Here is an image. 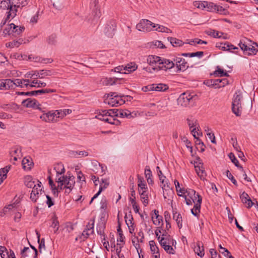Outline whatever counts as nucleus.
Instances as JSON below:
<instances>
[{
	"label": "nucleus",
	"mask_w": 258,
	"mask_h": 258,
	"mask_svg": "<svg viewBox=\"0 0 258 258\" xmlns=\"http://www.w3.org/2000/svg\"><path fill=\"white\" fill-rule=\"evenodd\" d=\"M147 62L150 66L152 67L154 70L167 71L174 67V62L173 60L156 55H149L147 58Z\"/></svg>",
	"instance_id": "1"
},
{
	"label": "nucleus",
	"mask_w": 258,
	"mask_h": 258,
	"mask_svg": "<svg viewBox=\"0 0 258 258\" xmlns=\"http://www.w3.org/2000/svg\"><path fill=\"white\" fill-rule=\"evenodd\" d=\"M107 110H99L97 113L96 118L111 124L118 125L120 124V121L116 119L114 117H112L109 114H107Z\"/></svg>",
	"instance_id": "2"
},
{
	"label": "nucleus",
	"mask_w": 258,
	"mask_h": 258,
	"mask_svg": "<svg viewBox=\"0 0 258 258\" xmlns=\"http://www.w3.org/2000/svg\"><path fill=\"white\" fill-rule=\"evenodd\" d=\"M242 96L239 92H236L233 96L232 103V110L234 114L237 116H239L241 114V99Z\"/></svg>",
	"instance_id": "3"
},
{
	"label": "nucleus",
	"mask_w": 258,
	"mask_h": 258,
	"mask_svg": "<svg viewBox=\"0 0 258 258\" xmlns=\"http://www.w3.org/2000/svg\"><path fill=\"white\" fill-rule=\"evenodd\" d=\"M196 98V96L194 93L189 92H184L182 93L177 99V104L178 105L186 107L192 102L193 100Z\"/></svg>",
	"instance_id": "4"
},
{
	"label": "nucleus",
	"mask_w": 258,
	"mask_h": 258,
	"mask_svg": "<svg viewBox=\"0 0 258 258\" xmlns=\"http://www.w3.org/2000/svg\"><path fill=\"white\" fill-rule=\"evenodd\" d=\"M182 56L181 53L178 54L173 58L174 66H176L177 69V73L184 72L188 68L187 62L181 57Z\"/></svg>",
	"instance_id": "5"
},
{
	"label": "nucleus",
	"mask_w": 258,
	"mask_h": 258,
	"mask_svg": "<svg viewBox=\"0 0 258 258\" xmlns=\"http://www.w3.org/2000/svg\"><path fill=\"white\" fill-rule=\"evenodd\" d=\"M11 2V0H0V8L3 10H9L7 19H13L17 15V10L13 9Z\"/></svg>",
	"instance_id": "6"
},
{
	"label": "nucleus",
	"mask_w": 258,
	"mask_h": 258,
	"mask_svg": "<svg viewBox=\"0 0 258 258\" xmlns=\"http://www.w3.org/2000/svg\"><path fill=\"white\" fill-rule=\"evenodd\" d=\"M155 27V24L147 19L142 20L136 26V28L139 31L143 32L151 31L153 28Z\"/></svg>",
	"instance_id": "7"
},
{
	"label": "nucleus",
	"mask_w": 258,
	"mask_h": 258,
	"mask_svg": "<svg viewBox=\"0 0 258 258\" xmlns=\"http://www.w3.org/2000/svg\"><path fill=\"white\" fill-rule=\"evenodd\" d=\"M40 118L42 120L48 122H55L58 121V118L57 112H52L49 111L47 113H43L40 116Z\"/></svg>",
	"instance_id": "8"
},
{
	"label": "nucleus",
	"mask_w": 258,
	"mask_h": 258,
	"mask_svg": "<svg viewBox=\"0 0 258 258\" xmlns=\"http://www.w3.org/2000/svg\"><path fill=\"white\" fill-rule=\"evenodd\" d=\"M116 24L115 21L111 20L106 25L104 29V32L106 36L109 37H112L114 34V31L116 29Z\"/></svg>",
	"instance_id": "9"
},
{
	"label": "nucleus",
	"mask_w": 258,
	"mask_h": 258,
	"mask_svg": "<svg viewBox=\"0 0 258 258\" xmlns=\"http://www.w3.org/2000/svg\"><path fill=\"white\" fill-rule=\"evenodd\" d=\"M166 176L164 175H162L161 176L159 177V180L162 183L161 185L163 192V197L165 199H167V197L165 195V191H167V195L169 196L168 195H172L173 193V190L171 188H170L169 185L168 184V181L166 180V184H164V182H165V180L166 179Z\"/></svg>",
	"instance_id": "10"
},
{
	"label": "nucleus",
	"mask_w": 258,
	"mask_h": 258,
	"mask_svg": "<svg viewBox=\"0 0 258 258\" xmlns=\"http://www.w3.org/2000/svg\"><path fill=\"white\" fill-rule=\"evenodd\" d=\"M90 7L92 9V14L94 18L98 19L101 16L98 0H92L90 3Z\"/></svg>",
	"instance_id": "11"
},
{
	"label": "nucleus",
	"mask_w": 258,
	"mask_h": 258,
	"mask_svg": "<svg viewBox=\"0 0 258 258\" xmlns=\"http://www.w3.org/2000/svg\"><path fill=\"white\" fill-rule=\"evenodd\" d=\"M38 183L35 185V187L32 188V190L31 191L30 194V199L34 202H36L37 199L38 198V195L40 192L41 194L42 190L41 187V183L39 180H38Z\"/></svg>",
	"instance_id": "12"
},
{
	"label": "nucleus",
	"mask_w": 258,
	"mask_h": 258,
	"mask_svg": "<svg viewBox=\"0 0 258 258\" xmlns=\"http://www.w3.org/2000/svg\"><path fill=\"white\" fill-rule=\"evenodd\" d=\"M22 104L26 107H32L41 111V108L40 107V104H39L38 101L35 99L28 98L24 100Z\"/></svg>",
	"instance_id": "13"
},
{
	"label": "nucleus",
	"mask_w": 258,
	"mask_h": 258,
	"mask_svg": "<svg viewBox=\"0 0 258 258\" xmlns=\"http://www.w3.org/2000/svg\"><path fill=\"white\" fill-rule=\"evenodd\" d=\"M61 177V180L64 181L63 188L65 187L73 188L75 184V177L74 176H64L63 175Z\"/></svg>",
	"instance_id": "14"
},
{
	"label": "nucleus",
	"mask_w": 258,
	"mask_h": 258,
	"mask_svg": "<svg viewBox=\"0 0 258 258\" xmlns=\"http://www.w3.org/2000/svg\"><path fill=\"white\" fill-rule=\"evenodd\" d=\"M15 87H20L23 88L24 87L30 88L33 87L32 84H30L31 80L25 79H15Z\"/></svg>",
	"instance_id": "15"
},
{
	"label": "nucleus",
	"mask_w": 258,
	"mask_h": 258,
	"mask_svg": "<svg viewBox=\"0 0 258 258\" xmlns=\"http://www.w3.org/2000/svg\"><path fill=\"white\" fill-rule=\"evenodd\" d=\"M202 201V197H199L197 203L195 204L194 208L191 209V212L193 215L198 217L200 213L201 204Z\"/></svg>",
	"instance_id": "16"
},
{
	"label": "nucleus",
	"mask_w": 258,
	"mask_h": 258,
	"mask_svg": "<svg viewBox=\"0 0 258 258\" xmlns=\"http://www.w3.org/2000/svg\"><path fill=\"white\" fill-rule=\"evenodd\" d=\"M240 198L243 203L246 204V207L247 208H250L252 206L253 203L249 198L248 195L245 192L243 191L240 195Z\"/></svg>",
	"instance_id": "17"
},
{
	"label": "nucleus",
	"mask_w": 258,
	"mask_h": 258,
	"mask_svg": "<svg viewBox=\"0 0 258 258\" xmlns=\"http://www.w3.org/2000/svg\"><path fill=\"white\" fill-rule=\"evenodd\" d=\"M23 168L25 170H30L33 166V163L32 159L29 157H26L23 158L22 161Z\"/></svg>",
	"instance_id": "18"
},
{
	"label": "nucleus",
	"mask_w": 258,
	"mask_h": 258,
	"mask_svg": "<svg viewBox=\"0 0 258 258\" xmlns=\"http://www.w3.org/2000/svg\"><path fill=\"white\" fill-rule=\"evenodd\" d=\"M105 228V223L102 220H100L98 222L96 226V230L98 234L101 236H103V240H105L104 229Z\"/></svg>",
	"instance_id": "19"
},
{
	"label": "nucleus",
	"mask_w": 258,
	"mask_h": 258,
	"mask_svg": "<svg viewBox=\"0 0 258 258\" xmlns=\"http://www.w3.org/2000/svg\"><path fill=\"white\" fill-rule=\"evenodd\" d=\"M168 89V86L165 84H152L150 85V90L156 91H165Z\"/></svg>",
	"instance_id": "20"
},
{
	"label": "nucleus",
	"mask_w": 258,
	"mask_h": 258,
	"mask_svg": "<svg viewBox=\"0 0 258 258\" xmlns=\"http://www.w3.org/2000/svg\"><path fill=\"white\" fill-rule=\"evenodd\" d=\"M11 5L13 9H16L18 8H22L28 5L27 0H11Z\"/></svg>",
	"instance_id": "21"
},
{
	"label": "nucleus",
	"mask_w": 258,
	"mask_h": 258,
	"mask_svg": "<svg viewBox=\"0 0 258 258\" xmlns=\"http://www.w3.org/2000/svg\"><path fill=\"white\" fill-rule=\"evenodd\" d=\"M194 251L201 257L204 256L205 254L204 247L202 242H198L196 243V246L194 248Z\"/></svg>",
	"instance_id": "22"
},
{
	"label": "nucleus",
	"mask_w": 258,
	"mask_h": 258,
	"mask_svg": "<svg viewBox=\"0 0 258 258\" xmlns=\"http://www.w3.org/2000/svg\"><path fill=\"white\" fill-rule=\"evenodd\" d=\"M195 168L197 174L200 177L201 179H202V178L204 179L205 176L206 175V173L203 167V163L199 162L198 165H195Z\"/></svg>",
	"instance_id": "23"
},
{
	"label": "nucleus",
	"mask_w": 258,
	"mask_h": 258,
	"mask_svg": "<svg viewBox=\"0 0 258 258\" xmlns=\"http://www.w3.org/2000/svg\"><path fill=\"white\" fill-rule=\"evenodd\" d=\"M11 167V165L6 166L3 168L0 169V184L7 178V174Z\"/></svg>",
	"instance_id": "24"
},
{
	"label": "nucleus",
	"mask_w": 258,
	"mask_h": 258,
	"mask_svg": "<svg viewBox=\"0 0 258 258\" xmlns=\"http://www.w3.org/2000/svg\"><path fill=\"white\" fill-rule=\"evenodd\" d=\"M140 197V199L142 202L144 206H147L149 204V196L148 191H142L141 192H139Z\"/></svg>",
	"instance_id": "25"
},
{
	"label": "nucleus",
	"mask_w": 258,
	"mask_h": 258,
	"mask_svg": "<svg viewBox=\"0 0 258 258\" xmlns=\"http://www.w3.org/2000/svg\"><path fill=\"white\" fill-rule=\"evenodd\" d=\"M215 80V88H220L224 87L228 84L227 79H217Z\"/></svg>",
	"instance_id": "26"
},
{
	"label": "nucleus",
	"mask_w": 258,
	"mask_h": 258,
	"mask_svg": "<svg viewBox=\"0 0 258 258\" xmlns=\"http://www.w3.org/2000/svg\"><path fill=\"white\" fill-rule=\"evenodd\" d=\"M168 40L173 47L181 46L184 44L182 40L174 37H169Z\"/></svg>",
	"instance_id": "27"
},
{
	"label": "nucleus",
	"mask_w": 258,
	"mask_h": 258,
	"mask_svg": "<svg viewBox=\"0 0 258 258\" xmlns=\"http://www.w3.org/2000/svg\"><path fill=\"white\" fill-rule=\"evenodd\" d=\"M16 207V204L15 203H13L12 204L8 205L6 206L0 212V216L3 217L5 215L8 213L11 210L13 209Z\"/></svg>",
	"instance_id": "28"
},
{
	"label": "nucleus",
	"mask_w": 258,
	"mask_h": 258,
	"mask_svg": "<svg viewBox=\"0 0 258 258\" xmlns=\"http://www.w3.org/2000/svg\"><path fill=\"white\" fill-rule=\"evenodd\" d=\"M173 218L177 223V226L179 229L181 228L182 225V217L180 214L176 212H173Z\"/></svg>",
	"instance_id": "29"
},
{
	"label": "nucleus",
	"mask_w": 258,
	"mask_h": 258,
	"mask_svg": "<svg viewBox=\"0 0 258 258\" xmlns=\"http://www.w3.org/2000/svg\"><path fill=\"white\" fill-rule=\"evenodd\" d=\"M160 244L167 253L172 254L175 253V250L173 247L171 245H170V244L166 243V242H162V243Z\"/></svg>",
	"instance_id": "30"
},
{
	"label": "nucleus",
	"mask_w": 258,
	"mask_h": 258,
	"mask_svg": "<svg viewBox=\"0 0 258 258\" xmlns=\"http://www.w3.org/2000/svg\"><path fill=\"white\" fill-rule=\"evenodd\" d=\"M25 185L28 188H33L35 187L36 185L35 182L33 181V178L31 176H27L25 178L24 180Z\"/></svg>",
	"instance_id": "31"
},
{
	"label": "nucleus",
	"mask_w": 258,
	"mask_h": 258,
	"mask_svg": "<svg viewBox=\"0 0 258 258\" xmlns=\"http://www.w3.org/2000/svg\"><path fill=\"white\" fill-rule=\"evenodd\" d=\"M206 33L209 35L213 36L214 38H221L222 35L224 34L222 32H219L215 30L210 29L206 31Z\"/></svg>",
	"instance_id": "32"
},
{
	"label": "nucleus",
	"mask_w": 258,
	"mask_h": 258,
	"mask_svg": "<svg viewBox=\"0 0 258 258\" xmlns=\"http://www.w3.org/2000/svg\"><path fill=\"white\" fill-rule=\"evenodd\" d=\"M6 85V90L13 89L15 87V79L11 80L10 79H4Z\"/></svg>",
	"instance_id": "33"
},
{
	"label": "nucleus",
	"mask_w": 258,
	"mask_h": 258,
	"mask_svg": "<svg viewBox=\"0 0 258 258\" xmlns=\"http://www.w3.org/2000/svg\"><path fill=\"white\" fill-rule=\"evenodd\" d=\"M23 41V40L22 39H19L18 40H14L12 42L7 43L6 45L7 47H18L21 44H22Z\"/></svg>",
	"instance_id": "34"
},
{
	"label": "nucleus",
	"mask_w": 258,
	"mask_h": 258,
	"mask_svg": "<svg viewBox=\"0 0 258 258\" xmlns=\"http://www.w3.org/2000/svg\"><path fill=\"white\" fill-rule=\"evenodd\" d=\"M51 220L52 224L51 225V227L55 229L54 232L56 233L57 232L59 229V222L55 215L52 216Z\"/></svg>",
	"instance_id": "35"
},
{
	"label": "nucleus",
	"mask_w": 258,
	"mask_h": 258,
	"mask_svg": "<svg viewBox=\"0 0 258 258\" xmlns=\"http://www.w3.org/2000/svg\"><path fill=\"white\" fill-rule=\"evenodd\" d=\"M228 156L229 158L231 159L232 162L238 168H239L242 171H243V167L239 165L238 160L236 159L234 154L232 153H230Z\"/></svg>",
	"instance_id": "36"
},
{
	"label": "nucleus",
	"mask_w": 258,
	"mask_h": 258,
	"mask_svg": "<svg viewBox=\"0 0 258 258\" xmlns=\"http://www.w3.org/2000/svg\"><path fill=\"white\" fill-rule=\"evenodd\" d=\"M153 212H154V213L155 215V217H156V220L154 221L153 220L154 216H152V219L153 220V223L155 225H159L160 224L161 221H162L163 217L162 216L159 215V214H158L159 212L158 210H154V211H153Z\"/></svg>",
	"instance_id": "37"
},
{
	"label": "nucleus",
	"mask_w": 258,
	"mask_h": 258,
	"mask_svg": "<svg viewBox=\"0 0 258 258\" xmlns=\"http://www.w3.org/2000/svg\"><path fill=\"white\" fill-rule=\"evenodd\" d=\"M181 55L185 57H201L204 55V52L203 51H197L196 52H192V53H181Z\"/></svg>",
	"instance_id": "38"
},
{
	"label": "nucleus",
	"mask_w": 258,
	"mask_h": 258,
	"mask_svg": "<svg viewBox=\"0 0 258 258\" xmlns=\"http://www.w3.org/2000/svg\"><path fill=\"white\" fill-rule=\"evenodd\" d=\"M30 84H32L33 87L39 88L45 87L46 86V83L41 81L37 80H31Z\"/></svg>",
	"instance_id": "39"
},
{
	"label": "nucleus",
	"mask_w": 258,
	"mask_h": 258,
	"mask_svg": "<svg viewBox=\"0 0 258 258\" xmlns=\"http://www.w3.org/2000/svg\"><path fill=\"white\" fill-rule=\"evenodd\" d=\"M38 90L32 91L30 92H16V94L18 95H26V96H37L39 95Z\"/></svg>",
	"instance_id": "40"
},
{
	"label": "nucleus",
	"mask_w": 258,
	"mask_h": 258,
	"mask_svg": "<svg viewBox=\"0 0 258 258\" xmlns=\"http://www.w3.org/2000/svg\"><path fill=\"white\" fill-rule=\"evenodd\" d=\"M214 75L217 77H228L229 75L226 72H224L223 70L220 69L219 67H217V70L214 72Z\"/></svg>",
	"instance_id": "41"
},
{
	"label": "nucleus",
	"mask_w": 258,
	"mask_h": 258,
	"mask_svg": "<svg viewBox=\"0 0 258 258\" xmlns=\"http://www.w3.org/2000/svg\"><path fill=\"white\" fill-rule=\"evenodd\" d=\"M219 247L221 249L220 252L222 254H224V256L228 258H234V257L231 254V253L227 248L222 247L221 245H219Z\"/></svg>",
	"instance_id": "42"
},
{
	"label": "nucleus",
	"mask_w": 258,
	"mask_h": 258,
	"mask_svg": "<svg viewBox=\"0 0 258 258\" xmlns=\"http://www.w3.org/2000/svg\"><path fill=\"white\" fill-rule=\"evenodd\" d=\"M138 68L137 65L134 62H131L127 64L124 68V70H126L129 72H132L136 71Z\"/></svg>",
	"instance_id": "43"
},
{
	"label": "nucleus",
	"mask_w": 258,
	"mask_h": 258,
	"mask_svg": "<svg viewBox=\"0 0 258 258\" xmlns=\"http://www.w3.org/2000/svg\"><path fill=\"white\" fill-rule=\"evenodd\" d=\"M149 245L150 246V250L153 252V253H159V248L156 246L155 242L154 240H151L149 241Z\"/></svg>",
	"instance_id": "44"
},
{
	"label": "nucleus",
	"mask_w": 258,
	"mask_h": 258,
	"mask_svg": "<svg viewBox=\"0 0 258 258\" xmlns=\"http://www.w3.org/2000/svg\"><path fill=\"white\" fill-rule=\"evenodd\" d=\"M208 2L204 1H196L194 3V6H196L198 8L204 9H207Z\"/></svg>",
	"instance_id": "45"
},
{
	"label": "nucleus",
	"mask_w": 258,
	"mask_h": 258,
	"mask_svg": "<svg viewBox=\"0 0 258 258\" xmlns=\"http://www.w3.org/2000/svg\"><path fill=\"white\" fill-rule=\"evenodd\" d=\"M56 112H57L58 118L63 117L67 114H70L72 112V110L67 109L63 110H56Z\"/></svg>",
	"instance_id": "46"
},
{
	"label": "nucleus",
	"mask_w": 258,
	"mask_h": 258,
	"mask_svg": "<svg viewBox=\"0 0 258 258\" xmlns=\"http://www.w3.org/2000/svg\"><path fill=\"white\" fill-rule=\"evenodd\" d=\"M56 181L58 182V186L57 187V190H56V196H57V194L59 192L58 189L62 190L64 186V181H62L61 180V177H58L56 178Z\"/></svg>",
	"instance_id": "47"
},
{
	"label": "nucleus",
	"mask_w": 258,
	"mask_h": 258,
	"mask_svg": "<svg viewBox=\"0 0 258 258\" xmlns=\"http://www.w3.org/2000/svg\"><path fill=\"white\" fill-rule=\"evenodd\" d=\"M94 219L91 220L86 226L85 230L90 231L91 233H94Z\"/></svg>",
	"instance_id": "48"
},
{
	"label": "nucleus",
	"mask_w": 258,
	"mask_h": 258,
	"mask_svg": "<svg viewBox=\"0 0 258 258\" xmlns=\"http://www.w3.org/2000/svg\"><path fill=\"white\" fill-rule=\"evenodd\" d=\"M238 45L240 49L243 51L244 53H246V52L247 51L248 46L247 45L245 40H241L238 43Z\"/></svg>",
	"instance_id": "49"
},
{
	"label": "nucleus",
	"mask_w": 258,
	"mask_h": 258,
	"mask_svg": "<svg viewBox=\"0 0 258 258\" xmlns=\"http://www.w3.org/2000/svg\"><path fill=\"white\" fill-rule=\"evenodd\" d=\"M187 121L190 129H191L192 127H199V123L198 122L197 120L196 119L190 120L187 118Z\"/></svg>",
	"instance_id": "50"
},
{
	"label": "nucleus",
	"mask_w": 258,
	"mask_h": 258,
	"mask_svg": "<svg viewBox=\"0 0 258 258\" xmlns=\"http://www.w3.org/2000/svg\"><path fill=\"white\" fill-rule=\"evenodd\" d=\"M50 71L48 70H41L39 73H38V75H36V78H43L45 76L50 75Z\"/></svg>",
	"instance_id": "51"
},
{
	"label": "nucleus",
	"mask_w": 258,
	"mask_h": 258,
	"mask_svg": "<svg viewBox=\"0 0 258 258\" xmlns=\"http://www.w3.org/2000/svg\"><path fill=\"white\" fill-rule=\"evenodd\" d=\"M224 49H226L227 51H232V50L238 49V47L234 46L233 45L229 43L228 42L224 43V47H222Z\"/></svg>",
	"instance_id": "52"
},
{
	"label": "nucleus",
	"mask_w": 258,
	"mask_h": 258,
	"mask_svg": "<svg viewBox=\"0 0 258 258\" xmlns=\"http://www.w3.org/2000/svg\"><path fill=\"white\" fill-rule=\"evenodd\" d=\"M217 5L212 2H208L207 10L208 11L212 12H216Z\"/></svg>",
	"instance_id": "53"
},
{
	"label": "nucleus",
	"mask_w": 258,
	"mask_h": 258,
	"mask_svg": "<svg viewBox=\"0 0 258 258\" xmlns=\"http://www.w3.org/2000/svg\"><path fill=\"white\" fill-rule=\"evenodd\" d=\"M49 184L51 187V189L53 192V194L54 195H56V190H57V187H56L55 185L53 183V181L51 177L50 176H49L48 177Z\"/></svg>",
	"instance_id": "54"
},
{
	"label": "nucleus",
	"mask_w": 258,
	"mask_h": 258,
	"mask_svg": "<svg viewBox=\"0 0 258 258\" xmlns=\"http://www.w3.org/2000/svg\"><path fill=\"white\" fill-rule=\"evenodd\" d=\"M157 26H158V27L156 29V30L158 31L159 32L165 33L172 32L171 30L167 27L160 25H157Z\"/></svg>",
	"instance_id": "55"
},
{
	"label": "nucleus",
	"mask_w": 258,
	"mask_h": 258,
	"mask_svg": "<svg viewBox=\"0 0 258 258\" xmlns=\"http://www.w3.org/2000/svg\"><path fill=\"white\" fill-rule=\"evenodd\" d=\"M216 13L220 14L226 15L228 13V11L227 9L223 8L222 6L217 5Z\"/></svg>",
	"instance_id": "56"
},
{
	"label": "nucleus",
	"mask_w": 258,
	"mask_h": 258,
	"mask_svg": "<svg viewBox=\"0 0 258 258\" xmlns=\"http://www.w3.org/2000/svg\"><path fill=\"white\" fill-rule=\"evenodd\" d=\"M258 51V50L254 48V46L249 47H247V51L246 52V53H245V54H247L248 55H251L253 54H256L257 52Z\"/></svg>",
	"instance_id": "57"
},
{
	"label": "nucleus",
	"mask_w": 258,
	"mask_h": 258,
	"mask_svg": "<svg viewBox=\"0 0 258 258\" xmlns=\"http://www.w3.org/2000/svg\"><path fill=\"white\" fill-rule=\"evenodd\" d=\"M109 181L106 178H102L101 179V183L100 184V187H102V190L106 189L108 186L109 185Z\"/></svg>",
	"instance_id": "58"
},
{
	"label": "nucleus",
	"mask_w": 258,
	"mask_h": 258,
	"mask_svg": "<svg viewBox=\"0 0 258 258\" xmlns=\"http://www.w3.org/2000/svg\"><path fill=\"white\" fill-rule=\"evenodd\" d=\"M39 93V95H42L45 93H55L56 92V90L54 89H44L38 90Z\"/></svg>",
	"instance_id": "59"
},
{
	"label": "nucleus",
	"mask_w": 258,
	"mask_h": 258,
	"mask_svg": "<svg viewBox=\"0 0 258 258\" xmlns=\"http://www.w3.org/2000/svg\"><path fill=\"white\" fill-rule=\"evenodd\" d=\"M145 176L147 179L153 177L152 171L150 170V167L149 166H146L145 167Z\"/></svg>",
	"instance_id": "60"
},
{
	"label": "nucleus",
	"mask_w": 258,
	"mask_h": 258,
	"mask_svg": "<svg viewBox=\"0 0 258 258\" xmlns=\"http://www.w3.org/2000/svg\"><path fill=\"white\" fill-rule=\"evenodd\" d=\"M227 177L231 181V182L236 186L237 185V183L236 179L234 178L232 174L230 172V171L227 170L226 171Z\"/></svg>",
	"instance_id": "61"
},
{
	"label": "nucleus",
	"mask_w": 258,
	"mask_h": 258,
	"mask_svg": "<svg viewBox=\"0 0 258 258\" xmlns=\"http://www.w3.org/2000/svg\"><path fill=\"white\" fill-rule=\"evenodd\" d=\"M172 237L170 235H167L166 237H162L161 239L159 240V243H162V242H165L169 244V243L172 239Z\"/></svg>",
	"instance_id": "62"
},
{
	"label": "nucleus",
	"mask_w": 258,
	"mask_h": 258,
	"mask_svg": "<svg viewBox=\"0 0 258 258\" xmlns=\"http://www.w3.org/2000/svg\"><path fill=\"white\" fill-rule=\"evenodd\" d=\"M138 236H134V239H136L138 242H143L144 239V233L142 231L140 230L138 233Z\"/></svg>",
	"instance_id": "63"
},
{
	"label": "nucleus",
	"mask_w": 258,
	"mask_h": 258,
	"mask_svg": "<svg viewBox=\"0 0 258 258\" xmlns=\"http://www.w3.org/2000/svg\"><path fill=\"white\" fill-rule=\"evenodd\" d=\"M153 45L156 47V48H165L166 47L163 44V43L161 41L159 40H155L153 42Z\"/></svg>",
	"instance_id": "64"
}]
</instances>
